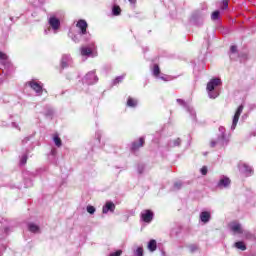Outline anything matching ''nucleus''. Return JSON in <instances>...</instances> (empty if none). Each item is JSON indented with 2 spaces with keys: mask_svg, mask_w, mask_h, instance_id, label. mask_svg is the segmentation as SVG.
Returning a JSON list of instances; mask_svg holds the SVG:
<instances>
[{
  "mask_svg": "<svg viewBox=\"0 0 256 256\" xmlns=\"http://www.w3.org/2000/svg\"><path fill=\"white\" fill-rule=\"evenodd\" d=\"M77 29H79V32L77 34H73V32H69V37L72 38V41L74 43H79L81 41V37L83 35H87V21L85 20H79L76 24ZM91 39V34H88L87 40L89 41Z\"/></svg>",
  "mask_w": 256,
  "mask_h": 256,
  "instance_id": "1",
  "label": "nucleus"
},
{
  "mask_svg": "<svg viewBox=\"0 0 256 256\" xmlns=\"http://www.w3.org/2000/svg\"><path fill=\"white\" fill-rule=\"evenodd\" d=\"M219 85H221V79L219 78H214L208 82L206 89L210 99H217V96L219 95L217 87H219Z\"/></svg>",
  "mask_w": 256,
  "mask_h": 256,
  "instance_id": "2",
  "label": "nucleus"
},
{
  "mask_svg": "<svg viewBox=\"0 0 256 256\" xmlns=\"http://www.w3.org/2000/svg\"><path fill=\"white\" fill-rule=\"evenodd\" d=\"M220 135L215 139L211 140L210 147H225L227 143H229V139H227V136L225 135V127L221 126L219 128Z\"/></svg>",
  "mask_w": 256,
  "mask_h": 256,
  "instance_id": "3",
  "label": "nucleus"
},
{
  "mask_svg": "<svg viewBox=\"0 0 256 256\" xmlns=\"http://www.w3.org/2000/svg\"><path fill=\"white\" fill-rule=\"evenodd\" d=\"M80 53L82 57H95L97 55V46H95V42H90L86 46H82L80 48Z\"/></svg>",
  "mask_w": 256,
  "mask_h": 256,
  "instance_id": "4",
  "label": "nucleus"
},
{
  "mask_svg": "<svg viewBox=\"0 0 256 256\" xmlns=\"http://www.w3.org/2000/svg\"><path fill=\"white\" fill-rule=\"evenodd\" d=\"M97 81H99V78L95 75V71L88 72L83 78V83H86V85H93L94 83H97Z\"/></svg>",
  "mask_w": 256,
  "mask_h": 256,
  "instance_id": "5",
  "label": "nucleus"
},
{
  "mask_svg": "<svg viewBox=\"0 0 256 256\" xmlns=\"http://www.w3.org/2000/svg\"><path fill=\"white\" fill-rule=\"evenodd\" d=\"M28 85L33 89V91H35L36 95H41L43 93V84H41V82L32 80L28 82Z\"/></svg>",
  "mask_w": 256,
  "mask_h": 256,
  "instance_id": "6",
  "label": "nucleus"
},
{
  "mask_svg": "<svg viewBox=\"0 0 256 256\" xmlns=\"http://www.w3.org/2000/svg\"><path fill=\"white\" fill-rule=\"evenodd\" d=\"M141 221L144 223H151L153 221L154 214L151 210H144L140 214Z\"/></svg>",
  "mask_w": 256,
  "mask_h": 256,
  "instance_id": "7",
  "label": "nucleus"
},
{
  "mask_svg": "<svg viewBox=\"0 0 256 256\" xmlns=\"http://www.w3.org/2000/svg\"><path fill=\"white\" fill-rule=\"evenodd\" d=\"M241 113H243V105H240L234 115L231 129L234 131V129L237 127V123H239V117H241Z\"/></svg>",
  "mask_w": 256,
  "mask_h": 256,
  "instance_id": "8",
  "label": "nucleus"
},
{
  "mask_svg": "<svg viewBox=\"0 0 256 256\" xmlns=\"http://www.w3.org/2000/svg\"><path fill=\"white\" fill-rule=\"evenodd\" d=\"M238 169L240 173H243L244 175H251V173H253V168H251V166L245 164L244 162H240L238 164Z\"/></svg>",
  "mask_w": 256,
  "mask_h": 256,
  "instance_id": "9",
  "label": "nucleus"
},
{
  "mask_svg": "<svg viewBox=\"0 0 256 256\" xmlns=\"http://www.w3.org/2000/svg\"><path fill=\"white\" fill-rule=\"evenodd\" d=\"M49 25L50 27H52L54 33H57V30L59 29V27H61V21H59V19H57L56 17H50Z\"/></svg>",
  "mask_w": 256,
  "mask_h": 256,
  "instance_id": "10",
  "label": "nucleus"
},
{
  "mask_svg": "<svg viewBox=\"0 0 256 256\" xmlns=\"http://www.w3.org/2000/svg\"><path fill=\"white\" fill-rule=\"evenodd\" d=\"M229 185H231V179L227 176H221L218 182V187L220 189H225L226 187H229Z\"/></svg>",
  "mask_w": 256,
  "mask_h": 256,
  "instance_id": "11",
  "label": "nucleus"
},
{
  "mask_svg": "<svg viewBox=\"0 0 256 256\" xmlns=\"http://www.w3.org/2000/svg\"><path fill=\"white\" fill-rule=\"evenodd\" d=\"M114 211H115V203L111 201H107L102 209V212L104 213V215H107V213H113Z\"/></svg>",
  "mask_w": 256,
  "mask_h": 256,
  "instance_id": "12",
  "label": "nucleus"
},
{
  "mask_svg": "<svg viewBox=\"0 0 256 256\" xmlns=\"http://www.w3.org/2000/svg\"><path fill=\"white\" fill-rule=\"evenodd\" d=\"M229 227H230L231 231H233V233H238V234L243 233V228L241 227V224H239L237 222L230 223Z\"/></svg>",
  "mask_w": 256,
  "mask_h": 256,
  "instance_id": "13",
  "label": "nucleus"
},
{
  "mask_svg": "<svg viewBox=\"0 0 256 256\" xmlns=\"http://www.w3.org/2000/svg\"><path fill=\"white\" fill-rule=\"evenodd\" d=\"M73 63V60H71V56L69 55H63L61 60V67L62 69H65V67H69Z\"/></svg>",
  "mask_w": 256,
  "mask_h": 256,
  "instance_id": "14",
  "label": "nucleus"
},
{
  "mask_svg": "<svg viewBox=\"0 0 256 256\" xmlns=\"http://www.w3.org/2000/svg\"><path fill=\"white\" fill-rule=\"evenodd\" d=\"M210 219H211V213L207 211L201 212L200 220L202 221V223H209Z\"/></svg>",
  "mask_w": 256,
  "mask_h": 256,
  "instance_id": "15",
  "label": "nucleus"
},
{
  "mask_svg": "<svg viewBox=\"0 0 256 256\" xmlns=\"http://www.w3.org/2000/svg\"><path fill=\"white\" fill-rule=\"evenodd\" d=\"M143 145H145V138H144V137H141V138L139 139V143L134 142V143L132 144L131 149H132V151H137V149H139V147H143Z\"/></svg>",
  "mask_w": 256,
  "mask_h": 256,
  "instance_id": "16",
  "label": "nucleus"
},
{
  "mask_svg": "<svg viewBox=\"0 0 256 256\" xmlns=\"http://www.w3.org/2000/svg\"><path fill=\"white\" fill-rule=\"evenodd\" d=\"M28 229L31 233H39V227L37 226V224H34V223L28 224Z\"/></svg>",
  "mask_w": 256,
  "mask_h": 256,
  "instance_id": "17",
  "label": "nucleus"
},
{
  "mask_svg": "<svg viewBox=\"0 0 256 256\" xmlns=\"http://www.w3.org/2000/svg\"><path fill=\"white\" fill-rule=\"evenodd\" d=\"M148 249L151 252L156 251V249H157V241L150 240L149 243H148Z\"/></svg>",
  "mask_w": 256,
  "mask_h": 256,
  "instance_id": "18",
  "label": "nucleus"
},
{
  "mask_svg": "<svg viewBox=\"0 0 256 256\" xmlns=\"http://www.w3.org/2000/svg\"><path fill=\"white\" fill-rule=\"evenodd\" d=\"M234 246L236 247V249H240V251H245L247 249V246L245 245V242H236L234 244Z\"/></svg>",
  "mask_w": 256,
  "mask_h": 256,
  "instance_id": "19",
  "label": "nucleus"
},
{
  "mask_svg": "<svg viewBox=\"0 0 256 256\" xmlns=\"http://www.w3.org/2000/svg\"><path fill=\"white\" fill-rule=\"evenodd\" d=\"M152 73L154 77H159V75L161 74V69L159 68V65L157 64L154 65Z\"/></svg>",
  "mask_w": 256,
  "mask_h": 256,
  "instance_id": "20",
  "label": "nucleus"
},
{
  "mask_svg": "<svg viewBox=\"0 0 256 256\" xmlns=\"http://www.w3.org/2000/svg\"><path fill=\"white\" fill-rule=\"evenodd\" d=\"M112 13L115 16L121 15V7H119L117 5L113 6Z\"/></svg>",
  "mask_w": 256,
  "mask_h": 256,
  "instance_id": "21",
  "label": "nucleus"
},
{
  "mask_svg": "<svg viewBox=\"0 0 256 256\" xmlns=\"http://www.w3.org/2000/svg\"><path fill=\"white\" fill-rule=\"evenodd\" d=\"M127 105L128 107H137V100L130 97L128 98Z\"/></svg>",
  "mask_w": 256,
  "mask_h": 256,
  "instance_id": "22",
  "label": "nucleus"
},
{
  "mask_svg": "<svg viewBox=\"0 0 256 256\" xmlns=\"http://www.w3.org/2000/svg\"><path fill=\"white\" fill-rule=\"evenodd\" d=\"M53 141H54L56 147H61L62 142H61V138H59L58 135H55V136H54Z\"/></svg>",
  "mask_w": 256,
  "mask_h": 256,
  "instance_id": "23",
  "label": "nucleus"
},
{
  "mask_svg": "<svg viewBox=\"0 0 256 256\" xmlns=\"http://www.w3.org/2000/svg\"><path fill=\"white\" fill-rule=\"evenodd\" d=\"M124 79H125V75L116 77L115 80L113 81V85H117L118 83H121V81H123Z\"/></svg>",
  "mask_w": 256,
  "mask_h": 256,
  "instance_id": "24",
  "label": "nucleus"
},
{
  "mask_svg": "<svg viewBox=\"0 0 256 256\" xmlns=\"http://www.w3.org/2000/svg\"><path fill=\"white\" fill-rule=\"evenodd\" d=\"M219 15H220V12L219 11H215V12L212 13L211 19L213 21H217V19H219Z\"/></svg>",
  "mask_w": 256,
  "mask_h": 256,
  "instance_id": "25",
  "label": "nucleus"
},
{
  "mask_svg": "<svg viewBox=\"0 0 256 256\" xmlns=\"http://www.w3.org/2000/svg\"><path fill=\"white\" fill-rule=\"evenodd\" d=\"M181 145V139L177 138L176 140L173 141L172 144H170L171 147H179Z\"/></svg>",
  "mask_w": 256,
  "mask_h": 256,
  "instance_id": "26",
  "label": "nucleus"
},
{
  "mask_svg": "<svg viewBox=\"0 0 256 256\" xmlns=\"http://www.w3.org/2000/svg\"><path fill=\"white\" fill-rule=\"evenodd\" d=\"M190 252L191 253H195V251H197V249H199V247H197V245L193 244L189 246Z\"/></svg>",
  "mask_w": 256,
  "mask_h": 256,
  "instance_id": "27",
  "label": "nucleus"
},
{
  "mask_svg": "<svg viewBox=\"0 0 256 256\" xmlns=\"http://www.w3.org/2000/svg\"><path fill=\"white\" fill-rule=\"evenodd\" d=\"M27 163V155H23L20 159V165H25Z\"/></svg>",
  "mask_w": 256,
  "mask_h": 256,
  "instance_id": "28",
  "label": "nucleus"
},
{
  "mask_svg": "<svg viewBox=\"0 0 256 256\" xmlns=\"http://www.w3.org/2000/svg\"><path fill=\"white\" fill-rule=\"evenodd\" d=\"M87 212L90 213V215H93V213H95V207L87 206Z\"/></svg>",
  "mask_w": 256,
  "mask_h": 256,
  "instance_id": "29",
  "label": "nucleus"
},
{
  "mask_svg": "<svg viewBox=\"0 0 256 256\" xmlns=\"http://www.w3.org/2000/svg\"><path fill=\"white\" fill-rule=\"evenodd\" d=\"M227 7H229V0H223L222 9H227Z\"/></svg>",
  "mask_w": 256,
  "mask_h": 256,
  "instance_id": "30",
  "label": "nucleus"
},
{
  "mask_svg": "<svg viewBox=\"0 0 256 256\" xmlns=\"http://www.w3.org/2000/svg\"><path fill=\"white\" fill-rule=\"evenodd\" d=\"M136 256H143V248L142 247L137 248Z\"/></svg>",
  "mask_w": 256,
  "mask_h": 256,
  "instance_id": "31",
  "label": "nucleus"
},
{
  "mask_svg": "<svg viewBox=\"0 0 256 256\" xmlns=\"http://www.w3.org/2000/svg\"><path fill=\"white\" fill-rule=\"evenodd\" d=\"M123 253V251H121V250H118V251H116V252H112V253H110V255L109 256H121V254Z\"/></svg>",
  "mask_w": 256,
  "mask_h": 256,
  "instance_id": "32",
  "label": "nucleus"
},
{
  "mask_svg": "<svg viewBox=\"0 0 256 256\" xmlns=\"http://www.w3.org/2000/svg\"><path fill=\"white\" fill-rule=\"evenodd\" d=\"M177 103H179V105H182L183 107H187V103H185V100L183 99H177Z\"/></svg>",
  "mask_w": 256,
  "mask_h": 256,
  "instance_id": "33",
  "label": "nucleus"
},
{
  "mask_svg": "<svg viewBox=\"0 0 256 256\" xmlns=\"http://www.w3.org/2000/svg\"><path fill=\"white\" fill-rule=\"evenodd\" d=\"M187 111L190 113L192 117H195V110H193V108L187 107Z\"/></svg>",
  "mask_w": 256,
  "mask_h": 256,
  "instance_id": "34",
  "label": "nucleus"
},
{
  "mask_svg": "<svg viewBox=\"0 0 256 256\" xmlns=\"http://www.w3.org/2000/svg\"><path fill=\"white\" fill-rule=\"evenodd\" d=\"M182 185H183V183H181V182H176V183L174 184V189H181Z\"/></svg>",
  "mask_w": 256,
  "mask_h": 256,
  "instance_id": "35",
  "label": "nucleus"
},
{
  "mask_svg": "<svg viewBox=\"0 0 256 256\" xmlns=\"http://www.w3.org/2000/svg\"><path fill=\"white\" fill-rule=\"evenodd\" d=\"M0 233L5 237L7 235V228H0Z\"/></svg>",
  "mask_w": 256,
  "mask_h": 256,
  "instance_id": "36",
  "label": "nucleus"
},
{
  "mask_svg": "<svg viewBox=\"0 0 256 256\" xmlns=\"http://www.w3.org/2000/svg\"><path fill=\"white\" fill-rule=\"evenodd\" d=\"M145 170V166H143V165H139L138 166V173H143V171Z\"/></svg>",
  "mask_w": 256,
  "mask_h": 256,
  "instance_id": "37",
  "label": "nucleus"
},
{
  "mask_svg": "<svg viewBox=\"0 0 256 256\" xmlns=\"http://www.w3.org/2000/svg\"><path fill=\"white\" fill-rule=\"evenodd\" d=\"M201 173H202V175H207V166H203L201 168Z\"/></svg>",
  "mask_w": 256,
  "mask_h": 256,
  "instance_id": "38",
  "label": "nucleus"
},
{
  "mask_svg": "<svg viewBox=\"0 0 256 256\" xmlns=\"http://www.w3.org/2000/svg\"><path fill=\"white\" fill-rule=\"evenodd\" d=\"M230 53H237V46H231Z\"/></svg>",
  "mask_w": 256,
  "mask_h": 256,
  "instance_id": "39",
  "label": "nucleus"
},
{
  "mask_svg": "<svg viewBox=\"0 0 256 256\" xmlns=\"http://www.w3.org/2000/svg\"><path fill=\"white\" fill-rule=\"evenodd\" d=\"M0 59H7V54L3 53V52H0Z\"/></svg>",
  "mask_w": 256,
  "mask_h": 256,
  "instance_id": "40",
  "label": "nucleus"
},
{
  "mask_svg": "<svg viewBox=\"0 0 256 256\" xmlns=\"http://www.w3.org/2000/svg\"><path fill=\"white\" fill-rule=\"evenodd\" d=\"M162 81H169V76H161Z\"/></svg>",
  "mask_w": 256,
  "mask_h": 256,
  "instance_id": "41",
  "label": "nucleus"
},
{
  "mask_svg": "<svg viewBox=\"0 0 256 256\" xmlns=\"http://www.w3.org/2000/svg\"><path fill=\"white\" fill-rule=\"evenodd\" d=\"M129 3H131L132 5H135V3H137V0H128Z\"/></svg>",
  "mask_w": 256,
  "mask_h": 256,
  "instance_id": "42",
  "label": "nucleus"
},
{
  "mask_svg": "<svg viewBox=\"0 0 256 256\" xmlns=\"http://www.w3.org/2000/svg\"><path fill=\"white\" fill-rule=\"evenodd\" d=\"M12 125L17 128V124L16 123H12Z\"/></svg>",
  "mask_w": 256,
  "mask_h": 256,
  "instance_id": "43",
  "label": "nucleus"
},
{
  "mask_svg": "<svg viewBox=\"0 0 256 256\" xmlns=\"http://www.w3.org/2000/svg\"><path fill=\"white\" fill-rule=\"evenodd\" d=\"M25 141H29V139H28V138L24 139V140H23V143H25Z\"/></svg>",
  "mask_w": 256,
  "mask_h": 256,
  "instance_id": "44",
  "label": "nucleus"
},
{
  "mask_svg": "<svg viewBox=\"0 0 256 256\" xmlns=\"http://www.w3.org/2000/svg\"><path fill=\"white\" fill-rule=\"evenodd\" d=\"M45 34L47 35V30H45Z\"/></svg>",
  "mask_w": 256,
  "mask_h": 256,
  "instance_id": "45",
  "label": "nucleus"
}]
</instances>
